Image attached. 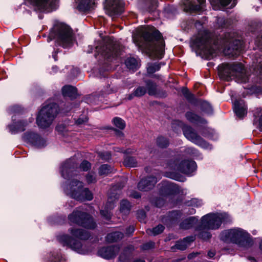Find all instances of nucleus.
Wrapping results in <instances>:
<instances>
[{"instance_id":"6e6552de","label":"nucleus","mask_w":262,"mask_h":262,"mask_svg":"<svg viewBox=\"0 0 262 262\" xmlns=\"http://www.w3.org/2000/svg\"><path fill=\"white\" fill-rule=\"evenodd\" d=\"M193 44L204 54L213 56L217 48L211 38L210 33L204 32L202 35H199L194 40Z\"/></svg>"},{"instance_id":"9d476101","label":"nucleus","mask_w":262,"mask_h":262,"mask_svg":"<svg viewBox=\"0 0 262 262\" xmlns=\"http://www.w3.org/2000/svg\"><path fill=\"white\" fill-rule=\"evenodd\" d=\"M96 49L97 52L100 53L105 58L110 59L120 55L122 48L119 43L110 40L102 47L99 48L97 46Z\"/></svg>"},{"instance_id":"72a5a7b5","label":"nucleus","mask_w":262,"mask_h":262,"mask_svg":"<svg viewBox=\"0 0 262 262\" xmlns=\"http://www.w3.org/2000/svg\"><path fill=\"white\" fill-rule=\"evenodd\" d=\"M125 63L128 69L133 71L136 70L139 67L138 61L133 57L127 58L125 61Z\"/></svg>"},{"instance_id":"a19ab883","label":"nucleus","mask_w":262,"mask_h":262,"mask_svg":"<svg viewBox=\"0 0 262 262\" xmlns=\"http://www.w3.org/2000/svg\"><path fill=\"white\" fill-rule=\"evenodd\" d=\"M231 0H210L211 4L214 7H225L230 3Z\"/></svg>"},{"instance_id":"3c124183","label":"nucleus","mask_w":262,"mask_h":262,"mask_svg":"<svg viewBox=\"0 0 262 262\" xmlns=\"http://www.w3.org/2000/svg\"><path fill=\"white\" fill-rule=\"evenodd\" d=\"M98 156L102 160H108L111 159V154L109 152H99L98 153Z\"/></svg>"},{"instance_id":"c756f323","label":"nucleus","mask_w":262,"mask_h":262,"mask_svg":"<svg viewBox=\"0 0 262 262\" xmlns=\"http://www.w3.org/2000/svg\"><path fill=\"white\" fill-rule=\"evenodd\" d=\"M198 222V218L196 216H191L182 222L180 225V228L182 229H189L192 228Z\"/></svg>"},{"instance_id":"7c9ffc66","label":"nucleus","mask_w":262,"mask_h":262,"mask_svg":"<svg viewBox=\"0 0 262 262\" xmlns=\"http://www.w3.org/2000/svg\"><path fill=\"white\" fill-rule=\"evenodd\" d=\"M181 216V214L180 211H172L168 214V216L163 219V222L166 224H169L167 220H169L170 224H174Z\"/></svg>"},{"instance_id":"e2e57ef3","label":"nucleus","mask_w":262,"mask_h":262,"mask_svg":"<svg viewBox=\"0 0 262 262\" xmlns=\"http://www.w3.org/2000/svg\"><path fill=\"white\" fill-rule=\"evenodd\" d=\"M129 250L130 252H132V251H134V247L132 245H129L126 247V250Z\"/></svg>"},{"instance_id":"774afa93","label":"nucleus","mask_w":262,"mask_h":262,"mask_svg":"<svg viewBox=\"0 0 262 262\" xmlns=\"http://www.w3.org/2000/svg\"><path fill=\"white\" fill-rule=\"evenodd\" d=\"M133 262H145L144 260L138 258L134 260Z\"/></svg>"},{"instance_id":"4468645a","label":"nucleus","mask_w":262,"mask_h":262,"mask_svg":"<svg viewBox=\"0 0 262 262\" xmlns=\"http://www.w3.org/2000/svg\"><path fill=\"white\" fill-rule=\"evenodd\" d=\"M183 134L189 141L203 148H207L209 144L191 126L187 125L183 128Z\"/></svg>"},{"instance_id":"6e6d98bb","label":"nucleus","mask_w":262,"mask_h":262,"mask_svg":"<svg viewBox=\"0 0 262 262\" xmlns=\"http://www.w3.org/2000/svg\"><path fill=\"white\" fill-rule=\"evenodd\" d=\"M137 217L140 222L143 221L145 218V213L144 211H139L137 213Z\"/></svg>"},{"instance_id":"338daca9","label":"nucleus","mask_w":262,"mask_h":262,"mask_svg":"<svg viewBox=\"0 0 262 262\" xmlns=\"http://www.w3.org/2000/svg\"><path fill=\"white\" fill-rule=\"evenodd\" d=\"M58 259H59L58 258H57V257H56L55 256H53V257L52 258H51V260L52 261H53V262H57Z\"/></svg>"},{"instance_id":"f3484780","label":"nucleus","mask_w":262,"mask_h":262,"mask_svg":"<svg viewBox=\"0 0 262 262\" xmlns=\"http://www.w3.org/2000/svg\"><path fill=\"white\" fill-rule=\"evenodd\" d=\"M24 140L36 148H40L46 145V141L39 135L34 132H26L23 135Z\"/></svg>"},{"instance_id":"c9c22d12","label":"nucleus","mask_w":262,"mask_h":262,"mask_svg":"<svg viewBox=\"0 0 262 262\" xmlns=\"http://www.w3.org/2000/svg\"><path fill=\"white\" fill-rule=\"evenodd\" d=\"M254 116L255 118L259 117L258 120L257 126L259 129L262 132V108L259 107L256 108L254 111ZM256 119L254 120V123H256L257 121L255 120Z\"/></svg>"},{"instance_id":"864d4df0","label":"nucleus","mask_w":262,"mask_h":262,"mask_svg":"<svg viewBox=\"0 0 262 262\" xmlns=\"http://www.w3.org/2000/svg\"><path fill=\"white\" fill-rule=\"evenodd\" d=\"M183 94L185 97L190 101L193 100L194 98L193 95L190 93L187 89H184L183 90Z\"/></svg>"},{"instance_id":"473e14b6","label":"nucleus","mask_w":262,"mask_h":262,"mask_svg":"<svg viewBox=\"0 0 262 262\" xmlns=\"http://www.w3.org/2000/svg\"><path fill=\"white\" fill-rule=\"evenodd\" d=\"M62 92L64 97L73 98L76 95V89L71 85L64 86L62 89Z\"/></svg>"},{"instance_id":"b1692460","label":"nucleus","mask_w":262,"mask_h":262,"mask_svg":"<svg viewBox=\"0 0 262 262\" xmlns=\"http://www.w3.org/2000/svg\"><path fill=\"white\" fill-rule=\"evenodd\" d=\"M28 123L27 121L20 120L16 122H13L8 126L9 131L11 134H15L25 130Z\"/></svg>"},{"instance_id":"1a4fd4ad","label":"nucleus","mask_w":262,"mask_h":262,"mask_svg":"<svg viewBox=\"0 0 262 262\" xmlns=\"http://www.w3.org/2000/svg\"><path fill=\"white\" fill-rule=\"evenodd\" d=\"M69 220L70 223L76 224L88 229H94L96 224L94 222L91 216L78 208L69 215Z\"/></svg>"},{"instance_id":"39448f33","label":"nucleus","mask_w":262,"mask_h":262,"mask_svg":"<svg viewBox=\"0 0 262 262\" xmlns=\"http://www.w3.org/2000/svg\"><path fill=\"white\" fill-rule=\"evenodd\" d=\"M142 36L147 49L151 52H159L162 54L165 43L161 34L155 27L147 26L143 30Z\"/></svg>"},{"instance_id":"8fccbe9b","label":"nucleus","mask_w":262,"mask_h":262,"mask_svg":"<svg viewBox=\"0 0 262 262\" xmlns=\"http://www.w3.org/2000/svg\"><path fill=\"white\" fill-rule=\"evenodd\" d=\"M91 168V164L88 161H83L80 164L79 168L82 171H87Z\"/></svg>"},{"instance_id":"09e8293b","label":"nucleus","mask_w":262,"mask_h":262,"mask_svg":"<svg viewBox=\"0 0 262 262\" xmlns=\"http://www.w3.org/2000/svg\"><path fill=\"white\" fill-rule=\"evenodd\" d=\"M86 181L88 184L94 183L96 182V175L94 173H89L86 176Z\"/></svg>"},{"instance_id":"c03bdc74","label":"nucleus","mask_w":262,"mask_h":262,"mask_svg":"<svg viewBox=\"0 0 262 262\" xmlns=\"http://www.w3.org/2000/svg\"><path fill=\"white\" fill-rule=\"evenodd\" d=\"M160 68V65L157 63L148 64L147 68V72L149 74H152L159 70Z\"/></svg>"},{"instance_id":"de8ad7c7","label":"nucleus","mask_w":262,"mask_h":262,"mask_svg":"<svg viewBox=\"0 0 262 262\" xmlns=\"http://www.w3.org/2000/svg\"><path fill=\"white\" fill-rule=\"evenodd\" d=\"M77 181H79L78 180H76V179H73L71 181V182H70V184L68 185H67V186L66 187V188L64 189V191L68 195H69L71 196V194L69 192V191H70V188L71 187V186L73 187V189H76V190H77V186H76V185H75L76 184L75 182H77Z\"/></svg>"},{"instance_id":"423d86ee","label":"nucleus","mask_w":262,"mask_h":262,"mask_svg":"<svg viewBox=\"0 0 262 262\" xmlns=\"http://www.w3.org/2000/svg\"><path fill=\"white\" fill-rule=\"evenodd\" d=\"M220 238L225 242H232L241 247L248 248L253 244L250 234L240 228H235L223 231Z\"/></svg>"},{"instance_id":"a211bd4d","label":"nucleus","mask_w":262,"mask_h":262,"mask_svg":"<svg viewBox=\"0 0 262 262\" xmlns=\"http://www.w3.org/2000/svg\"><path fill=\"white\" fill-rule=\"evenodd\" d=\"M123 3L121 0H106L105 8L111 16L121 14L123 10Z\"/></svg>"},{"instance_id":"0eeeda50","label":"nucleus","mask_w":262,"mask_h":262,"mask_svg":"<svg viewBox=\"0 0 262 262\" xmlns=\"http://www.w3.org/2000/svg\"><path fill=\"white\" fill-rule=\"evenodd\" d=\"M58 112L56 103H51L45 105L39 111L36 118V123L40 128L48 127L53 122Z\"/></svg>"},{"instance_id":"20e7f679","label":"nucleus","mask_w":262,"mask_h":262,"mask_svg":"<svg viewBox=\"0 0 262 262\" xmlns=\"http://www.w3.org/2000/svg\"><path fill=\"white\" fill-rule=\"evenodd\" d=\"M219 74L221 78L227 81L235 78L238 82L246 83L249 80L241 63H223L219 67Z\"/></svg>"},{"instance_id":"6ab92c4d","label":"nucleus","mask_w":262,"mask_h":262,"mask_svg":"<svg viewBox=\"0 0 262 262\" xmlns=\"http://www.w3.org/2000/svg\"><path fill=\"white\" fill-rule=\"evenodd\" d=\"M115 189V188H113L111 190V192L109 194L108 200L106 203L105 208L104 210H102L100 211L101 214L106 220H109L111 217L112 213L111 210L114 207V204L116 200H118L119 198V195L117 193L113 192V190Z\"/></svg>"},{"instance_id":"4be33fe9","label":"nucleus","mask_w":262,"mask_h":262,"mask_svg":"<svg viewBox=\"0 0 262 262\" xmlns=\"http://www.w3.org/2000/svg\"><path fill=\"white\" fill-rule=\"evenodd\" d=\"M199 4H194L189 0H185L184 3V9L186 12H199L203 10L205 0H197Z\"/></svg>"},{"instance_id":"f704fd0d","label":"nucleus","mask_w":262,"mask_h":262,"mask_svg":"<svg viewBox=\"0 0 262 262\" xmlns=\"http://www.w3.org/2000/svg\"><path fill=\"white\" fill-rule=\"evenodd\" d=\"M164 189L167 190L169 193H174L179 192L180 188L179 186L170 182H165L163 184Z\"/></svg>"},{"instance_id":"dca6fc26","label":"nucleus","mask_w":262,"mask_h":262,"mask_svg":"<svg viewBox=\"0 0 262 262\" xmlns=\"http://www.w3.org/2000/svg\"><path fill=\"white\" fill-rule=\"evenodd\" d=\"M178 163V161H174V163L170 164V166L172 169L185 174L192 172L196 167L195 162L192 160H183L180 163Z\"/></svg>"},{"instance_id":"e433bc0d","label":"nucleus","mask_w":262,"mask_h":262,"mask_svg":"<svg viewBox=\"0 0 262 262\" xmlns=\"http://www.w3.org/2000/svg\"><path fill=\"white\" fill-rule=\"evenodd\" d=\"M130 209L129 202L125 200H122L120 203V211L124 215L129 213Z\"/></svg>"},{"instance_id":"4d7b16f0","label":"nucleus","mask_w":262,"mask_h":262,"mask_svg":"<svg viewBox=\"0 0 262 262\" xmlns=\"http://www.w3.org/2000/svg\"><path fill=\"white\" fill-rule=\"evenodd\" d=\"M164 203L165 202L164 200L162 198L157 199L155 202L156 206L158 207H161L163 206Z\"/></svg>"},{"instance_id":"2eb2a0df","label":"nucleus","mask_w":262,"mask_h":262,"mask_svg":"<svg viewBox=\"0 0 262 262\" xmlns=\"http://www.w3.org/2000/svg\"><path fill=\"white\" fill-rule=\"evenodd\" d=\"M77 165L74 158L67 160L61 166V173L66 179H70L78 175Z\"/></svg>"},{"instance_id":"f03ea898","label":"nucleus","mask_w":262,"mask_h":262,"mask_svg":"<svg viewBox=\"0 0 262 262\" xmlns=\"http://www.w3.org/2000/svg\"><path fill=\"white\" fill-rule=\"evenodd\" d=\"M69 232L72 235L62 234L57 236V239L63 246H67L80 254H85L80 241L86 240L90 237V233L83 229L71 228Z\"/></svg>"},{"instance_id":"bb28decb","label":"nucleus","mask_w":262,"mask_h":262,"mask_svg":"<svg viewBox=\"0 0 262 262\" xmlns=\"http://www.w3.org/2000/svg\"><path fill=\"white\" fill-rule=\"evenodd\" d=\"M185 117L190 122L192 123L204 124L207 123L206 120L191 111L186 112Z\"/></svg>"},{"instance_id":"2f4dec72","label":"nucleus","mask_w":262,"mask_h":262,"mask_svg":"<svg viewBox=\"0 0 262 262\" xmlns=\"http://www.w3.org/2000/svg\"><path fill=\"white\" fill-rule=\"evenodd\" d=\"M123 233L119 231L111 232L106 236V241L108 243L117 242L123 237Z\"/></svg>"},{"instance_id":"ea45409f","label":"nucleus","mask_w":262,"mask_h":262,"mask_svg":"<svg viewBox=\"0 0 262 262\" xmlns=\"http://www.w3.org/2000/svg\"><path fill=\"white\" fill-rule=\"evenodd\" d=\"M113 171V168L108 164L102 165L99 168L100 175H107Z\"/></svg>"},{"instance_id":"cd10ccee","label":"nucleus","mask_w":262,"mask_h":262,"mask_svg":"<svg viewBox=\"0 0 262 262\" xmlns=\"http://www.w3.org/2000/svg\"><path fill=\"white\" fill-rule=\"evenodd\" d=\"M146 93L147 89L144 86L139 85L136 88L132 93L128 94L125 99L131 100L134 97H141Z\"/></svg>"},{"instance_id":"ddd939ff","label":"nucleus","mask_w":262,"mask_h":262,"mask_svg":"<svg viewBox=\"0 0 262 262\" xmlns=\"http://www.w3.org/2000/svg\"><path fill=\"white\" fill-rule=\"evenodd\" d=\"M231 38V34H226L222 41V46L225 49L228 48L229 54H238L242 49V42L238 39L233 40Z\"/></svg>"},{"instance_id":"5701e85b","label":"nucleus","mask_w":262,"mask_h":262,"mask_svg":"<svg viewBox=\"0 0 262 262\" xmlns=\"http://www.w3.org/2000/svg\"><path fill=\"white\" fill-rule=\"evenodd\" d=\"M234 111L240 119L243 118L247 114V107L243 100H236L234 102Z\"/></svg>"},{"instance_id":"f8f14e48","label":"nucleus","mask_w":262,"mask_h":262,"mask_svg":"<svg viewBox=\"0 0 262 262\" xmlns=\"http://www.w3.org/2000/svg\"><path fill=\"white\" fill-rule=\"evenodd\" d=\"M76 186H77V190L73 189V187L70 188L69 192L71 194V197L78 201H91L93 198V195L92 192L88 188L83 187V183L81 181L75 182Z\"/></svg>"},{"instance_id":"a878e982","label":"nucleus","mask_w":262,"mask_h":262,"mask_svg":"<svg viewBox=\"0 0 262 262\" xmlns=\"http://www.w3.org/2000/svg\"><path fill=\"white\" fill-rule=\"evenodd\" d=\"M195 239V236H190L184 238L182 241H179L176 242L174 246H172L171 249L172 251H174L175 249L181 250H184L189 246L190 243Z\"/></svg>"},{"instance_id":"393cba45","label":"nucleus","mask_w":262,"mask_h":262,"mask_svg":"<svg viewBox=\"0 0 262 262\" xmlns=\"http://www.w3.org/2000/svg\"><path fill=\"white\" fill-rule=\"evenodd\" d=\"M76 8L80 11L85 12L93 9L95 5L94 0H75Z\"/></svg>"},{"instance_id":"412c9836","label":"nucleus","mask_w":262,"mask_h":262,"mask_svg":"<svg viewBox=\"0 0 262 262\" xmlns=\"http://www.w3.org/2000/svg\"><path fill=\"white\" fill-rule=\"evenodd\" d=\"M120 248L117 246H109L101 248L98 253L100 256L105 259L114 258L119 252Z\"/></svg>"},{"instance_id":"4c0bfd02","label":"nucleus","mask_w":262,"mask_h":262,"mask_svg":"<svg viewBox=\"0 0 262 262\" xmlns=\"http://www.w3.org/2000/svg\"><path fill=\"white\" fill-rule=\"evenodd\" d=\"M165 227L162 225H158L152 229H147L146 232L148 234L156 236L161 233L164 230Z\"/></svg>"},{"instance_id":"13d9d810","label":"nucleus","mask_w":262,"mask_h":262,"mask_svg":"<svg viewBox=\"0 0 262 262\" xmlns=\"http://www.w3.org/2000/svg\"><path fill=\"white\" fill-rule=\"evenodd\" d=\"M134 231L135 228L134 226H130L126 229L125 233L126 235H130L134 232Z\"/></svg>"},{"instance_id":"c85d7f7f","label":"nucleus","mask_w":262,"mask_h":262,"mask_svg":"<svg viewBox=\"0 0 262 262\" xmlns=\"http://www.w3.org/2000/svg\"><path fill=\"white\" fill-rule=\"evenodd\" d=\"M147 93L150 96H159V89L156 83L150 80L145 81Z\"/></svg>"},{"instance_id":"69168bd1","label":"nucleus","mask_w":262,"mask_h":262,"mask_svg":"<svg viewBox=\"0 0 262 262\" xmlns=\"http://www.w3.org/2000/svg\"><path fill=\"white\" fill-rule=\"evenodd\" d=\"M225 19L224 18H220L218 20V22H221L222 23H223V24H222L221 26L222 27H223L225 26Z\"/></svg>"},{"instance_id":"49530a36","label":"nucleus","mask_w":262,"mask_h":262,"mask_svg":"<svg viewBox=\"0 0 262 262\" xmlns=\"http://www.w3.org/2000/svg\"><path fill=\"white\" fill-rule=\"evenodd\" d=\"M201 108L203 111L207 114L212 113V108L210 104L206 101H203L201 103Z\"/></svg>"},{"instance_id":"052dcab7","label":"nucleus","mask_w":262,"mask_h":262,"mask_svg":"<svg viewBox=\"0 0 262 262\" xmlns=\"http://www.w3.org/2000/svg\"><path fill=\"white\" fill-rule=\"evenodd\" d=\"M21 110V108L17 105L13 106L11 107V111L13 113H19Z\"/></svg>"},{"instance_id":"bf43d9fd","label":"nucleus","mask_w":262,"mask_h":262,"mask_svg":"<svg viewBox=\"0 0 262 262\" xmlns=\"http://www.w3.org/2000/svg\"><path fill=\"white\" fill-rule=\"evenodd\" d=\"M186 151L187 153H189V154H192V155H195L198 153L197 150L192 147L187 148L186 149Z\"/></svg>"},{"instance_id":"9b49d317","label":"nucleus","mask_w":262,"mask_h":262,"mask_svg":"<svg viewBox=\"0 0 262 262\" xmlns=\"http://www.w3.org/2000/svg\"><path fill=\"white\" fill-rule=\"evenodd\" d=\"M56 0H25V3L31 5L35 11L49 12L56 9Z\"/></svg>"},{"instance_id":"603ef678","label":"nucleus","mask_w":262,"mask_h":262,"mask_svg":"<svg viewBox=\"0 0 262 262\" xmlns=\"http://www.w3.org/2000/svg\"><path fill=\"white\" fill-rule=\"evenodd\" d=\"M88 118L85 115H81L75 121V123L77 125H81L88 121Z\"/></svg>"},{"instance_id":"0e129e2a","label":"nucleus","mask_w":262,"mask_h":262,"mask_svg":"<svg viewBox=\"0 0 262 262\" xmlns=\"http://www.w3.org/2000/svg\"><path fill=\"white\" fill-rule=\"evenodd\" d=\"M198 254L196 253H192L191 254H189L188 256V258L191 259L192 258L194 257H195Z\"/></svg>"},{"instance_id":"5fc2aeb1","label":"nucleus","mask_w":262,"mask_h":262,"mask_svg":"<svg viewBox=\"0 0 262 262\" xmlns=\"http://www.w3.org/2000/svg\"><path fill=\"white\" fill-rule=\"evenodd\" d=\"M155 246V243L152 242H149L147 243L143 244L141 246V249L144 250H149L152 249Z\"/></svg>"},{"instance_id":"680f3d73","label":"nucleus","mask_w":262,"mask_h":262,"mask_svg":"<svg viewBox=\"0 0 262 262\" xmlns=\"http://www.w3.org/2000/svg\"><path fill=\"white\" fill-rule=\"evenodd\" d=\"M215 255V252L213 251H209L208 253V256L210 258L213 257Z\"/></svg>"},{"instance_id":"a18cd8bd","label":"nucleus","mask_w":262,"mask_h":262,"mask_svg":"<svg viewBox=\"0 0 262 262\" xmlns=\"http://www.w3.org/2000/svg\"><path fill=\"white\" fill-rule=\"evenodd\" d=\"M114 125L121 129L124 128L125 126V123L123 120L119 117H115L113 119Z\"/></svg>"},{"instance_id":"58836bf2","label":"nucleus","mask_w":262,"mask_h":262,"mask_svg":"<svg viewBox=\"0 0 262 262\" xmlns=\"http://www.w3.org/2000/svg\"><path fill=\"white\" fill-rule=\"evenodd\" d=\"M123 164L126 167H135L137 166V162L134 157L127 156L124 159Z\"/></svg>"},{"instance_id":"37998d69","label":"nucleus","mask_w":262,"mask_h":262,"mask_svg":"<svg viewBox=\"0 0 262 262\" xmlns=\"http://www.w3.org/2000/svg\"><path fill=\"white\" fill-rule=\"evenodd\" d=\"M157 145L161 148H166L169 145V141L163 137H159L157 139Z\"/></svg>"},{"instance_id":"79ce46f5","label":"nucleus","mask_w":262,"mask_h":262,"mask_svg":"<svg viewBox=\"0 0 262 262\" xmlns=\"http://www.w3.org/2000/svg\"><path fill=\"white\" fill-rule=\"evenodd\" d=\"M255 68L259 71L260 74H262V52L256 55Z\"/></svg>"},{"instance_id":"7ed1b4c3","label":"nucleus","mask_w":262,"mask_h":262,"mask_svg":"<svg viewBox=\"0 0 262 262\" xmlns=\"http://www.w3.org/2000/svg\"><path fill=\"white\" fill-rule=\"evenodd\" d=\"M53 39L59 46L63 48H69L72 46L74 39L71 28L63 23H57L51 30L48 42Z\"/></svg>"},{"instance_id":"aec40b11","label":"nucleus","mask_w":262,"mask_h":262,"mask_svg":"<svg viewBox=\"0 0 262 262\" xmlns=\"http://www.w3.org/2000/svg\"><path fill=\"white\" fill-rule=\"evenodd\" d=\"M161 178L160 175L156 177L149 176L142 179L138 184V188L141 191H147L154 188L158 181V179Z\"/></svg>"},{"instance_id":"f257e3e1","label":"nucleus","mask_w":262,"mask_h":262,"mask_svg":"<svg viewBox=\"0 0 262 262\" xmlns=\"http://www.w3.org/2000/svg\"><path fill=\"white\" fill-rule=\"evenodd\" d=\"M230 221V216L226 213H209L205 215L202 217L201 224L197 229L199 232L198 236L203 240L209 239L211 237L209 230L217 229L222 223Z\"/></svg>"}]
</instances>
